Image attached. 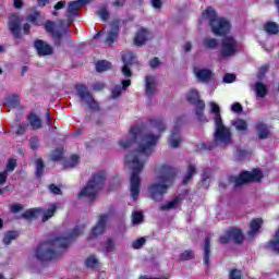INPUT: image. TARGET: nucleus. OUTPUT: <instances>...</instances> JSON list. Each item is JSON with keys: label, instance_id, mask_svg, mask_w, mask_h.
<instances>
[{"label": "nucleus", "instance_id": "obj_1", "mask_svg": "<svg viewBox=\"0 0 279 279\" xmlns=\"http://www.w3.org/2000/svg\"><path fill=\"white\" fill-rule=\"evenodd\" d=\"M150 125L158 133L147 132L141 126H133L129 132V136L119 141V146L122 149H128L132 145L137 148L129 153L124 158L126 167L131 169L130 193L132 199L135 201L141 195V173L145 169V162L154 154V147L158 145L161 132L167 130V125L161 118L151 120Z\"/></svg>", "mask_w": 279, "mask_h": 279}, {"label": "nucleus", "instance_id": "obj_2", "mask_svg": "<svg viewBox=\"0 0 279 279\" xmlns=\"http://www.w3.org/2000/svg\"><path fill=\"white\" fill-rule=\"evenodd\" d=\"M81 234H84V226L75 227L68 236L57 238L52 241L41 243L36 250V258L41 263L56 260V258L60 257L62 251L71 245V241L77 239Z\"/></svg>", "mask_w": 279, "mask_h": 279}, {"label": "nucleus", "instance_id": "obj_3", "mask_svg": "<svg viewBox=\"0 0 279 279\" xmlns=\"http://www.w3.org/2000/svg\"><path fill=\"white\" fill-rule=\"evenodd\" d=\"M209 107L210 112L215 114L214 123L216 125V131L214 134V142L209 145L202 144V149H215L216 145L226 147V145H230L232 143V131L223 124V120L221 119V109L217 102L210 101Z\"/></svg>", "mask_w": 279, "mask_h": 279}, {"label": "nucleus", "instance_id": "obj_4", "mask_svg": "<svg viewBox=\"0 0 279 279\" xmlns=\"http://www.w3.org/2000/svg\"><path fill=\"white\" fill-rule=\"evenodd\" d=\"M158 180L148 186V197L154 202H162L169 186L173 184L175 178V170L171 166L165 165L158 169Z\"/></svg>", "mask_w": 279, "mask_h": 279}, {"label": "nucleus", "instance_id": "obj_5", "mask_svg": "<svg viewBox=\"0 0 279 279\" xmlns=\"http://www.w3.org/2000/svg\"><path fill=\"white\" fill-rule=\"evenodd\" d=\"M198 23L199 25H209L215 36H226L230 33V22L226 17H219L211 7L203 12Z\"/></svg>", "mask_w": 279, "mask_h": 279}, {"label": "nucleus", "instance_id": "obj_6", "mask_svg": "<svg viewBox=\"0 0 279 279\" xmlns=\"http://www.w3.org/2000/svg\"><path fill=\"white\" fill-rule=\"evenodd\" d=\"M104 182H106V172L99 171L92 175L86 186H84L78 193V197H88L94 199L99 192L104 189Z\"/></svg>", "mask_w": 279, "mask_h": 279}, {"label": "nucleus", "instance_id": "obj_7", "mask_svg": "<svg viewBox=\"0 0 279 279\" xmlns=\"http://www.w3.org/2000/svg\"><path fill=\"white\" fill-rule=\"evenodd\" d=\"M241 51V44L233 36H226L221 40L220 45V58L222 60H228L230 58H234L236 53Z\"/></svg>", "mask_w": 279, "mask_h": 279}, {"label": "nucleus", "instance_id": "obj_8", "mask_svg": "<svg viewBox=\"0 0 279 279\" xmlns=\"http://www.w3.org/2000/svg\"><path fill=\"white\" fill-rule=\"evenodd\" d=\"M263 179V172L258 169H254L252 172L244 171L239 177H231L229 180L234 186H241L247 184V182H260Z\"/></svg>", "mask_w": 279, "mask_h": 279}, {"label": "nucleus", "instance_id": "obj_9", "mask_svg": "<svg viewBox=\"0 0 279 279\" xmlns=\"http://www.w3.org/2000/svg\"><path fill=\"white\" fill-rule=\"evenodd\" d=\"M57 207L56 205H50L47 210L43 208H33L28 209L23 214L24 219H36L41 217V221H49L51 217L56 214Z\"/></svg>", "mask_w": 279, "mask_h": 279}, {"label": "nucleus", "instance_id": "obj_10", "mask_svg": "<svg viewBox=\"0 0 279 279\" xmlns=\"http://www.w3.org/2000/svg\"><path fill=\"white\" fill-rule=\"evenodd\" d=\"M76 94L77 97H80L81 101L83 104H86L90 110H99V104L95 101V98H93V94L88 90V87L85 85H77L76 86Z\"/></svg>", "mask_w": 279, "mask_h": 279}, {"label": "nucleus", "instance_id": "obj_11", "mask_svg": "<svg viewBox=\"0 0 279 279\" xmlns=\"http://www.w3.org/2000/svg\"><path fill=\"white\" fill-rule=\"evenodd\" d=\"M186 98L187 101H190V104H194L196 106V114L198 119H202V117H204L206 104L204 102V100L199 99V92H197V89H190V93H187Z\"/></svg>", "mask_w": 279, "mask_h": 279}, {"label": "nucleus", "instance_id": "obj_12", "mask_svg": "<svg viewBox=\"0 0 279 279\" xmlns=\"http://www.w3.org/2000/svg\"><path fill=\"white\" fill-rule=\"evenodd\" d=\"M234 241V243H243V232L240 229H231L220 236V243L226 244Z\"/></svg>", "mask_w": 279, "mask_h": 279}, {"label": "nucleus", "instance_id": "obj_13", "mask_svg": "<svg viewBox=\"0 0 279 279\" xmlns=\"http://www.w3.org/2000/svg\"><path fill=\"white\" fill-rule=\"evenodd\" d=\"M174 123H175L174 129L172 130L171 135L169 137V145L173 149L180 147V143H182V136H180V129H179V126L182 123V118L177 119Z\"/></svg>", "mask_w": 279, "mask_h": 279}, {"label": "nucleus", "instance_id": "obj_14", "mask_svg": "<svg viewBox=\"0 0 279 279\" xmlns=\"http://www.w3.org/2000/svg\"><path fill=\"white\" fill-rule=\"evenodd\" d=\"M122 60L124 62V65L122 66V75H124V77H132L130 64H134V62H136V54L133 52H126L122 56Z\"/></svg>", "mask_w": 279, "mask_h": 279}, {"label": "nucleus", "instance_id": "obj_15", "mask_svg": "<svg viewBox=\"0 0 279 279\" xmlns=\"http://www.w3.org/2000/svg\"><path fill=\"white\" fill-rule=\"evenodd\" d=\"M106 223H108V215H101L96 226L92 229L89 239H95L99 234H104L106 232Z\"/></svg>", "mask_w": 279, "mask_h": 279}, {"label": "nucleus", "instance_id": "obj_16", "mask_svg": "<svg viewBox=\"0 0 279 279\" xmlns=\"http://www.w3.org/2000/svg\"><path fill=\"white\" fill-rule=\"evenodd\" d=\"M147 40H151V32L147 28H140L135 35L134 44L136 47H143Z\"/></svg>", "mask_w": 279, "mask_h": 279}, {"label": "nucleus", "instance_id": "obj_17", "mask_svg": "<svg viewBox=\"0 0 279 279\" xmlns=\"http://www.w3.org/2000/svg\"><path fill=\"white\" fill-rule=\"evenodd\" d=\"M9 29L15 38L21 36V17L19 15L13 14L9 17Z\"/></svg>", "mask_w": 279, "mask_h": 279}, {"label": "nucleus", "instance_id": "obj_18", "mask_svg": "<svg viewBox=\"0 0 279 279\" xmlns=\"http://www.w3.org/2000/svg\"><path fill=\"white\" fill-rule=\"evenodd\" d=\"M34 47L38 56H51V53H53V48H51L49 44L44 40H36Z\"/></svg>", "mask_w": 279, "mask_h": 279}, {"label": "nucleus", "instance_id": "obj_19", "mask_svg": "<svg viewBox=\"0 0 279 279\" xmlns=\"http://www.w3.org/2000/svg\"><path fill=\"white\" fill-rule=\"evenodd\" d=\"M121 84H122V87L121 85H116L111 89V99H119V97H121V93H123V90H126L128 87L131 86L132 81L130 78L122 80Z\"/></svg>", "mask_w": 279, "mask_h": 279}, {"label": "nucleus", "instance_id": "obj_20", "mask_svg": "<svg viewBox=\"0 0 279 279\" xmlns=\"http://www.w3.org/2000/svg\"><path fill=\"white\" fill-rule=\"evenodd\" d=\"M194 73L198 82H203L204 84L208 83L213 78V71L208 69L195 68Z\"/></svg>", "mask_w": 279, "mask_h": 279}, {"label": "nucleus", "instance_id": "obj_21", "mask_svg": "<svg viewBox=\"0 0 279 279\" xmlns=\"http://www.w3.org/2000/svg\"><path fill=\"white\" fill-rule=\"evenodd\" d=\"M156 86H157L156 76L147 75L145 77V93L147 97H151V95H156Z\"/></svg>", "mask_w": 279, "mask_h": 279}, {"label": "nucleus", "instance_id": "obj_22", "mask_svg": "<svg viewBox=\"0 0 279 279\" xmlns=\"http://www.w3.org/2000/svg\"><path fill=\"white\" fill-rule=\"evenodd\" d=\"M262 226H263V220L260 218L253 219L250 225L248 238L254 239V236L258 234V231L260 230Z\"/></svg>", "mask_w": 279, "mask_h": 279}, {"label": "nucleus", "instance_id": "obj_23", "mask_svg": "<svg viewBox=\"0 0 279 279\" xmlns=\"http://www.w3.org/2000/svg\"><path fill=\"white\" fill-rule=\"evenodd\" d=\"M56 25L53 22L48 21L45 25L46 32H49V34L52 35V38H54V45H60V38H62V34L60 32L53 31Z\"/></svg>", "mask_w": 279, "mask_h": 279}, {"label": "nucleus", "instance_id": "obj_24", "mask_svg": "<svg viewBox=\"0 0 279 279\" xmlns=\"http://www.w3.org/2000/svg\"><path fill=\"white\" fill-rule=\"evenodd\" d=\"M118 34H119V25L113 24L106 38V45H112L114 40H117Z\"/></svg>", "mask_w": 279, "mask_h": 279}, {"label": "nucleus", "instance_id": "obj_25", "mask_svg": "<svg viewBox=\"0 0 279 279\" xmlns=\"http://www.w3.org/2000/svg\"><path fill=\"white\" fill-rule=\"evenodd\" d=\"M269 252H277L279 254V230L275 233L274 239L266 245Z\"/></svg>", "mask_w": 279, "mask_h": 279}, {"label": "nucleus", "instance_id": "obj_26", "mask_svg": "<svg viewBox=\"0 0 279 279\" xmlns=\"http://www.w3.org/2000/svg\"><path fill=\"white\" fill-rule=\"evenodd\" d=\"M28 121L33 130H40V128H43V121L38 116H36V113H31L28 116Z\"/></svg>", "mask_w": 279, "mask_h": 279}, {"label": "nucleus", "instance_id": "obj_27", "mask_svg": "<svg viewBox=\"0 0 279 279\" xmlns=\"http://www.w3.org/2000/svg\"><path fill=\"white\" fill-rule=\"evenodd\" d=\"M204 264L206 265V267L210 265V238L205 239Z\"/></svg>", "mask_w": 279, "mask_h": 279}, {"label": "nucleus", "instance_id": "obj_28", "mask_svg": "<svg viewBox=\"0 0 279 279\" xmlns=\"http://www.w3.org/2000/svg\"><path fill=\"white\" fill-rule=\"evenodd\" d=\"M180 206V197H174L172 201H170L167 204H163L160 206L161 210H175Z\"/></svg>", "mask_w": 279, "mask_h": 279}, {"label": "nucleus", "instance_id": "obj_29", "mask_svg": "<svg viewBox=\"0 0 279 279\" xmlns=\"http://www.w3.org/2000/svg\"><path fill=\"white\" fill-rule=\"evenodd\" d=\"M231 125H233L238 132H245L247 130V122L243 119L232 120Z\"/></svg>", "mask_w": 279, "mask_h": 279}, {"label": "nucleus", "instance_id": "obj_30", "mask_svg": "<svg viewBox=\"0 0 279 279\" xmlns=\"http://www.w3.org/2000/svg\"><path fill=\"white\" fill-rule=\"evenodd\" d=\"M110 69H112V63H110L107 60L98 61L96 63V71L98 73H104L106 71H110Z\"/></svg>", "mask_w": 279, "mask_h": 279}, {"label": "nucleus", "instance_id": "obj_31", "mask_svg": "<svg viewBox=\"0 0 279 279\" xmlns=\"http://www.w3.org/2000/svg\"><path fill=\"white\" fill-rule=\"evenodd\" d=\"M266 34L276 35L279 33V25L276 22H268L264 25Z\"/></svg>", "mask_w": 279, "mask_h": 279}, {"label": "nucleus", "instance_id": "obj_32", "mask_svg": "<svg viewBox=\"0 0 279 279\" xmlns=\"http://www.w3.org/2000/svg\"><path fill=\"white\" fill-rule=\"evenodd\" d=\"M203 45L206 49H217L219 41L213 37H206L203 39Z\"/></svg>", "mask_w": 279, "mask_h": 279}, {"label": "nucleus", "instance_id": "obj_33", "mask_svg": "<svg viewBox=\"0 0 279 279\" xmlns=\"http://www.w3.org/2000/svg\"><path fill=\"white\" fill-rule=\"evenodd\" d=\"M19 104H21L19 95H11L5 100V106L9 108H19Z\"/></svg>", "mask_w": 279, "mask_h": 279}, {"label": "nucleus", "instance_id": "obj_34", "mask_svg": "<svg viewBox=\"0 0 279 279\" xmlns=\"http://www.w3.org/2000/svg\"><path fill=\"white\" fill-rule=\"evenodd\" d=\"M255 93H256L257 97L263 99V97H265L267 95V86L260 82L256 83L255 84Z\"/></svg>", "mask_w": 279, "mask_h": 279}, {"label": "nucleus", "instance_id": "obj_35", "mask_svg": "<svg viewBox=\"0 0 279 279\" xmlns=\"http://www.w3.org/2000/svg\"><path fill=\"white\" fill-rule=\"evenodd\" d=\"M19 239V233L16 231H9L4 234L3 243L4 245H10L12 241H16Z\"/></svg>", "mask_w": 279, "mask_h": 279}, {"label": "nucleus", "instance_id": "obj_36", "mask_svg": "<svg viewBox=\"0 0 279 279\" xmlns=\"http://www.w3.org/2000/svg\"><path fill=\"white\" fill-rule=\"evenodd\" d=\"M85 265L86 267H88L89 269H97V267H99V259H97V257L95 255H90L89 257H87V259L85 260Z\"/></svg>", "mask_w": 279, "mask_h": 279}, {"label": "nucleus", "instance_id": "obj_37", "mask_svg": "<svg viewBox=\"0 0 279 279\" xmlns=\"http://www.w3.org/2000/svg\"><path fill=\"white\" fill-rule=\"evenodd\" d=\"M195 173H197V170H196L195 166L190 165L187 167V172H186L185 177L183 178V184H186L187 182H191V180L195 175Z\"/></svg>", "mask_w": 279, "mask_h": 279}, {"label": "nucleus", "instance_id": "obj_38", "mask_svg": "<svg viewBox=\"0 0 279 279\" xmlns=\"http://www.w3.org/2000/svg\"><path fill=\"white\" fill-rule=\"evenodd\" d=\"M80 8H82L81 1L76 0L74 2H70L68 7V13H70L72 16H75Z\"/></svg>", "mask_w": 279, "mask_h": 279}, {"label": "nucleus", "instance_id": "obj_39", "mask_svg": "<svg viewBox=\"0 0 279 279\" xmlns=\"http://www.w3.org/2000/svg\"><path fill=\"white\" fill-rule=\"evenodd\" d=\"M257 134L259 138H267L269 136V130L265 124H257Z\"/></svg>", "mask_w": 279, "mask_h": 279}, {"label": "nucleus", "instance_id": "obj_40", "mask_svg": "<svg viewBox=\"0 0 279 279\" xmlns=\"http://www.w3.org/2000/svg\"><path fill=\"white\" fill-rule=\"evenodd\" d=\"M210 175H213V170L210 168H207L202 173V182L203 185L205 184L206 189L208 186V180H210Z\"/></svg>", "mask_w": 279, "mask_h": 279}, {"label": "nucleus", "instance_id": "obj_41", "mask_svg": "<svg viewBox=\"0 0 279 279\" xmlns=\"http://www.w3.org/2000/svg\"><path fill=\"white\" fill-rule=\"evenodd\" d=\"M96 14L101 19V21H108V16H110V13L108 12V7H101Z\"/></svg>", "mask_w": 279, "mask_h": 279}, {"label": "nucleus", "instance_id": "obj_42", "mask_svg": "<svg viewBox=\"0 0 279 279\" xmlns=\"http://www.w3.org/2000/svg\"><path fill=\"white\" fill-rule=\"evenodd\" d=\"M36 165V175L37 178H40L43 175V171L45 169V163L43 162V159H37L35 161Z\"/></svg>", "mask_w": 279, "mask_h": 279}, {"label": "nucleus", "instance_id": "obj_43", "mask_svg": "<svg viewBox=\"0 0 279 279\" xmlns=\"http://www.w3.org/2000/svg\"><path fill=\"white\" fill-rule=\"evenodd\" d=\"M77 162H80V157L77 155H73L66 162L65 167L66 169H73V167H76Z\"/></svg>", "mask_w": 279, "mask_h": 279}, {"label": "nucleus", "instance_id": "obj_44", "mask_svg": "<svg viewBox=\"0 0 279 279\" xmlns=\"http://www.w3.org/2000/svg\"><path fill=\"white\" fill-rule=\"evenodd\" d=\"M15 169H16V159L10 158L4 171H7V173H9V172L14 171Z\"/></svg>", "mask_w": 279, "mask_h": 279}, {"label": "nucleus", "instance_id": "obj_45", "mask_svg": "<svg viewBox=\"0 0 279 279\" xmlns=\"http://www.w3.org/2000/svg\"><path fill=\"white\" fill-rule=\"evenodd\" d=\"M145 242H146L145 238H140L137 240H134L132 242L133 250H141V247H143V245H145Z\"/></svg>", "mask_w": 279, "mask_h": 279}, {"label": "nucleus", "instance_id": "obj_46", "mask_svg": "<svg viewBox=\"0 0 279 279\" xmlns=\"http://www.w3.org/2000/svg\"><path fill=\"white\" fill-rule=\"evenodd\" d=\"M143 222V211H134L133 213V225L137 226V223Z\"/></svg>", "mask_w": 279, "mask_h": 279}, {"label": "nucleus", "instance_id": "obj_47", "mask_svg": "<svg viewBox=\"0 0 279 279\" xmlns=\"http://www.w3.org/2000/svg\"><path fill=\"white\" fill-rule=\"evenodd\" d=\"M62 151H64L62 147L57 148L51 155V160H60L62 158Z\"/></svg>", "mask_w": 279, "mask_h": 279}, {"label": "nucleus", "instance_id": "obj_48", "mask_svg": "<svg viewBox=\"0 0 279 279\" xmlns=\"http://www.w3.org/2000/svg\"><path fill=\"white\" fill-rule=\"evenodd\" d=\"M105 250H106V252H108V253H110V252H114V241H112V240H107L106 242H105Z\"/></svg>", "mask_w": 279, "mask_h": 279}, {"label": "nucleus", "instance_id": "obj_49", "mask_svg": "<svg viewBox=\"0 0 279 279\" xmlns=\"http://www.w3.org/2000/svg\"><path fill=\"white\" fill-rule=\"evenodd\" d=\"M181 260H191L193 258V251H185L180 256Z\"/></svg>", "mask_w": 279, "mask_h": 279}, {"label": "nucleus", "instance_id": "obj_50", "mask_svg": "<svg viewBox=\"0 0 279 279\" xmlns=\"http://www.w3.org/2000/svg\"><path fill=\"white\" fill-rule=\"evenodd\" d=\"M236 80V76L234 74H226L225 77H223V82L226 84H232V82H234Z\"/></svg>", "mask_w": 279, "mask_h": 279}, {"label": "nucleus", "instance_id": "obj_51", "mask_svg": "<svg viewBox=\"0 0 279 279\" xmlns=\"http://www.w3.org/2000/svg\"><path fill=\"white\" fill-rule=\"evenodd\" d=\"M229 278L230 279H241V270H239V269L231 270Z\"/></svg>", "mask_w": 279, "mask_h": 279}, {"label": "nucleus", "instance_id": "obj_52", "mask_svg": "<svg viewBox=\"0 0 279 279\" xmlns=\"http://www.w3.org/2000/svg\"><path fill=\"white\" fill-rule=\"evenodd\" d=\"M232 112H243V106L240 102H235L231 106Z\"/></svg>", "mask_w": 279, "mask_h": 279}, {"label": "nucleus", "instance_id": "obj_53", "mask_svg": "<svg viewBox=\"0 0 279 279\" xmlns=\"http://www.w3.org/2000/svg\"><path fill=\"white\" fill-rule=\"evenodd\" d=\"M151 7L155 10H161L162 9V0H150Z\"/></svg>", "mask_w": 279, "mask_h": 279}, {"label": "nucleus", "instance_id": "obj_54", "mask_svg": "<svg viewBox=\"0 0 279 279\" xmlns=\"http://www.w3.org/2000/svg\"><path fill=\"white\" fill-rule=\"evenodd\" d=\"M149 66L151 69H157V66H160V59L154 58L149 61Z\"/></svg>", "mask_w": 279, "mask_h": 279}, {"label": "nucleus", "instance_id": "obj_55", "mask_svg": "<svg viewBox=\"0 0 279 279\" xmlns=\"http://www.w3.org/2000/svg\"><path fill=\"white\" fill-rule=\"evenodd\" d=\"M7 180H8V171L4 170L0 172V186H3Z\"/></svg>", "mask_w": 279, "mask_h": 279}, {"label": "nucleus", "instance_id": "obj_56", "mask_svg": "<svg viewBox=\"0 0 279 279\" xmlns=\"http://www.w3.org/2000/svg\"><path fill=\"white\" fill-rule=\"evenodd\" d=\"M267 71H269V65H263L260 69H259V73H258V77L259 80L265 77V73H267Z\"/></svg>", "mask_w": 279, "mask_h": 279}, {"label": "nucleus", "instance_id": "obj_57", "mask_svg": "<svg viewBox=\"0 0 279 279\" xmlns=\"http://www.w3.org/2000/svg\"><path fill=\"white\" fill-rule=\"evenodd\" d=\"M49 191L54 195H60V193H62V190H60V187L56 186L54 184L49 185Z\"/></svg>", "mask_w": 279, "mask_h": 279}, {"label": "nucleus", "instance_id": "obj_58", "mask_svg": "<svg viewBox=\"0 0 279 279\" xmlns=\"http://www.w3.org/2000/svg\"><path fill=\"white\" fill-rule=\"evenodd\" d=\"M29 143H31V148L38 149L39 142L37 137H32Z\"/></svg>", "mask_w": 279, "mask_h": 279}, {"label": "nucleus", "instance_id": "obj_59", "mask_svg": "<svg viewBox=\"0 0 279 279\" xmlns=\"http://www.w3.org/2000/svg\"><path fill=\"white\" fill-rule=\"evenodd\" d=\"M25 130H27V124H21L16 131L17 136L25 134Z\"/></svg>", "mask_w": 279, "mask_h": 279}, {"label": "nucleus", "instance_id": "obj_60", "mask_svg": "<svg viewBox=\"0 0 279 279\" xmlns=\"http://www.w3.org/2000/svg\"><path fill=\"white\" fill-rule=\"evenodd\" d=\"M13 8L21 10L23 8V0H13Z\"/></svg>", "mask_w": 279, "mask_h": 279}, {"label": "nucleus", "instance_id": "obj_61", "mask_svg": "<svg viewBox=\"0 0 279 279\" xmlns=\"http://www.w3.org/2000/svg\"><path fill=\"white\" fill-rule=\"evenodd\" d=\"M20 210H23L22 205L16 204L11 206V213H19Z\"/></svg>", "mask_w": 279, "mask_h": 279}, {"label": "nucleus", "instance_id": "obj_62", "mask_svg": "<svg viewBox=\"0 0 279 279\" xmlns=\"http://www.w3.org/2000/svg\"><path fill=\"white\" fill-rule=\"evenodd\" d=\"M94 90H104L105 85L104 83H96L93 85Z\"/></svg>", "mask_w": 279, "mask_h": 279}, {"label": "nucleus", "instance_id": "obj_63", "mask_svg": "<svg viewBox=\"0 0 279 279\" xmlns=\"http://www.w3.org/2000/svg\"><path fill=\"white\" fill-rule=\"evenodd\" d=\"M64 5H66L65 1H59L56 5H54V10H62L64 8Z\"/></svg>", "mask_w": 279, "mask_h": 279}, {"label": "nucleus", "instance_id": "obj_64", "mask_svg": "<svg viewBox=\"0 0 279 279\" xmlns=\"http://www.w3.org/2000/svg\"><path fill=\"white\" fill-rule=\"evenodd\" d=\"M184 51L189 52L191 49H193V44L191 41H186L183 46Z\"/></svg>", "mask_w": 279, "mask_h": 279}]
</instances>
